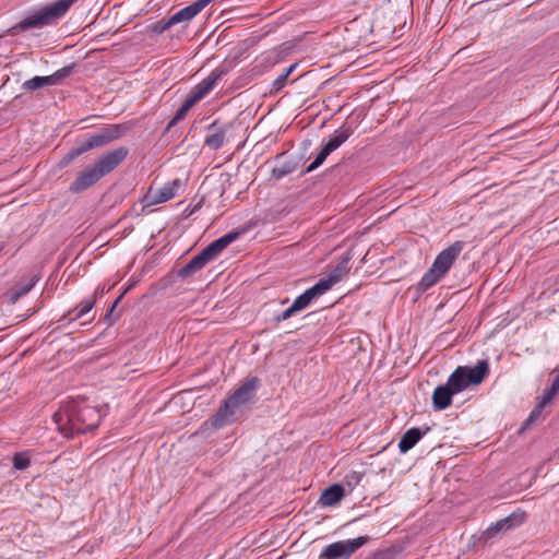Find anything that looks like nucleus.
Segmentation results:
<instances>
[{"instance_id": "nucleus-1", "label": "nucleus", "mask_w": 559, "mask_h": 559, "mask_svg": "<svg viewBox=\"0 0 559 559\" xmlns=\"http://www.w3.org/2000/svg\"><path fill=\"white\" fill-rule=\"evenodd\" d=\"M100 418V409L81 396L63 403L53 414L59 431L67 438L93 431L98 427Z\"/></svg>"}, {"instance_id": "nucleus-2", "label": "nucleus", "mask_w": 559, "mask_h": 559, "mask_svg": "<svg viewBox=\"0 0 559 559\" xmlns=\"http://www.w3.org/2000/svg\"><path fill=\"white\" fill-rule=\"evenodd\" d=\"M78 1L79 0H58L53 3L35 9L19 23L8 28L7 34L16 36L28 29L52 25L63 17L71 5Z\"/></svg>"}, {"instance_id": "nucleus-3", "label": "nucleus", "mask_w": 559, "mask_h": 559, "mask_svg": "<svg viewBox=\"0 0 559 559\" xmlns=\"http://www.w3.org/2000/svg\"><path fill=\"white\" fill-rule=\"evenodd\" d=\"M129 128L126 124H109L88 135L78 146L71 148L60 160V167H66L80 155L95 148L104 147L120 139Z\"/></svg>"}, {"instance_id": "nucleus-4", "label": "nucleus", "mask_w": 559, "mask_h": 559, "mask_svg": "<svg viewBox=\"0 0 559 559\" xmlns=\"http://www.w3.org/2000/svg\"><path fill=\"white\" fill-rule=\"evenodd\" d=\"M260 380L252 377L245 381L224 403L213 416V426L219 428L227 423L234 421L237 408L251 401L258 389Z\"/></svg>"}, {"instance_id": "nucleus-5", "label": "nucleus", "mask_w": 559, "mask_h": 559, "mask_svg": "<svg viewBox=\"0 0 559 559\" xmlns=\"http://www.w3.org/2000/svg\"><path fill=\"white\" fill-rule=\"evenodd\" d=\"M465 247V242L457 240L442 250L435 259L431 267L421 277L418 288L426 292L436 285L451 269Z\"/></svg>"}, {"instance_id": "nucleus-6", "label": "nucleus", "mask_w": 559, "mask_h": 559, "mask_svg": "<svg viewBox=\"0 0 559 559\" xmlns=\"http://www.w3.org/2000/svg\"><path fill=\"white\" fill-rule=\"evenodd\" d=\"M369 539V536H359L355 539L332 543L323 548L318 559H349Z\"/></svg>"}, {"instance_id": "nucleus-7", "label": "nucleus", "mask_w": 559, "mask_h": 559, "mask_svg": "<svg viewBox=\"0 0 559 559\" xmlns=\"http://www.w3.org/2000/svg\"><path fill=\"white\" fill-rule=\"evenodd\" d=\"M129 148L126 146L117 147L103 154L96 162L95 166L104 176L114 171L128 156Z\"/></svg>"}, {"instance_id": "nucleus-8", "label": "nucleus", "mask_w": 559, "mask_h": 559, "mask_svg": "<svg viewBox=\"0 0 559 559\" xmlns=\"http://www.w3.org/2000/svg\"><path fill=\"white\" fill-rule=\"evenodd\" d=\"M103 178V175L97 169L95 164L87 166L76 178L70 183L69 190L72 193H81L88 188L93 187Z\"/></svg>"}, {"instance_id": "nucleus-9", "label": "nucleus", "mask_w": 559, "mask_h": 559, "mask_svg": "<svg viewBox=\"0 0 559 559\" xmlns=\"http://www.w3.org/2000/svg\"><path fill=\"white\" fill-rule=\"evenodd\" d=\"M459 370L462 372L464 382L467 388L469 385L480 384L489 374L490 368L487 359L478 360L474 367L459 366Z\"/></svg>"}, {"instance_id": "nucleus-10", "label": "nucleus", "mask_w": 559, "mask_h": 559, "mask_svg": "<svg viewBox=\"0 0 559 559\" xmlns=\"http://www.w3.org/2000/svg\"><path fill=\"white\" fill-rule=\"evenodd\" d=\"M459 370L462 372L464 382L467 388L469 385L480 384L489 374L490 368L487 359L478 360L474 367L459 366Z\"/></svg>"}, {"instance_id": "nucleus-11", "label": "nucleus", "mask_w": 559, "mask_h": 559, "mask_svg": "<svg viewBox=\"0 0 559 559\" xmlns=\"http://www.w3.org/2000/svg\"><path fill=\"white\" fill-rule=\"evenodd\" d=\"M526 514L524 511L513 512L510 515L506 516L497 521L495 524L490 525L485 532L484 535L486 538L493 537L497 533L502 531H509L513 527L520 526L524 523Z\"/></svg>"}, {"instance_id": "nucleus-12", "label": "nucleus", "mask_w": 559, "mask_h": 559, "mask_svg": "<svg viewBox=\"0 0 559 559\" xmlns=\"http://www.w3.org/2000/svg\"><path fill=\"white\" fill-rule=\"evenodd\" d=\"M231 128V123H218L217 120L213 121L209 126V130L212 131L205 136L204 145L213 151L219 150L226 140L227 131Z\"/></svg>"}, {"instance_id": "nucleus-13", "label": "nucleus", "mask_w": 559, "mask_h": 559, "mask_svg": "<svg viewBox=\"0 0 559 559\" xmlns=\"http://www.w3.org/2000/svg\"><path fill=\"white\" fill-rule=\"evenodd\" d=\"M240 236V231L233 230L222 236L221 238L212 241L201 252L205 255L209 262L213 261L225 248L234 242Z\"/></svg>"}, {"instance_id": "nucleus-14", "label": "nucleus", "mask_w": 559, "mask_h": 559, "mask_svg": "<svg viewBox=\"0 0 559 559\" xmlns=\"http://www.w3.org/2000/svg\"><path fill=\"white\" fill-rule=\"evenodd\" d=\"M224 74L223 70L215 69L213 70L209 76L202 80L198 85L193 87L190 96L195 103H199L203 99L215 86L216 82Z\"/></svg>"}, {"instance_id": "nucleus-15", "label": "nucleus", "mask_w": 559, "mask_h": 559, "mask_svg": "<svg viewBox=\"0 0 559 559\" xmlns=\"http://www.w3.org/2000/svg\"><path fill=\"white\" fill-rule=\"evenodd\" d=\"M180 185H181L180 180L175 179L174 181L165 185L163 188H160L155 193H152L151 191H148V193L144 197V201L148 205H154V204L166 202L176 195V191L178 190Z\"/></svg>"}, {"instance_id": "nucleus-16", "label": "nucleus", "mask_w": 559, "mask_h": 559, "mask_svg": "<svg viewBox=\"0 0 559 559\" xmlns=\"http://www.w3.org/2000/svg\"><path fill=\"white\" fill-rule=\"evenodd\" d=\"M212 1L213 0H197L193 3L185 7L170 16L173 24L176 25L178 23L192 20Z\"/></svg>"}, {"instance_id": "nucleus-17", "label": "nucleus", "mask_w": 559, "mask_h": 559, "mask_svg": "<svg viewBox=\"0 0 559 559\" xmlns=\"http://www.w3.org/2000/svg\"><path fill=\"white\" fill-rule=\"evenodd\" d=\"M455 393L449 384L438 385L432 393V405L436 411L448 408L452 404V397Z\"/></svg>"}, {"instance_id": "nucleus-18", "label": "nucleus", "mask_w": 559, "mask_h": 559, "mask_svg": "<svg viewBox=\"0 0 559 559\" xmlns=\"http://www.w3.org/2000/svg\"><path fill=\"white\" fill-rule=\"evenodd\" d=\"M334 284L331 282V280L325 276L323 278H320L312 287L306 289L301 295V299L306 302L307 306L311 304V301L330 290Z\"/></svg>"}, {"instance_id": "nucleus-19", "label": "nucleus", "mask_w": 559, "mask_h": 559, "mask_svg": "<svg viewBox=\"0 0 559 559\" xmlns=\"http://www.w3.org/2000/svg\"><path fill=\"white\" fill-rule=\"evenodd\" d=\"M96 298H97V292H95L92 297L82 300L73 309H70L67 313H64L62 316V318L59 321L69 320V322H70V321H73V320H76V319H80V318L84 317L95 306Z\"/></svg>"}, {"instance_id": "nucleus-20", "label": "nucleus", "mask_w": 559, "mask_h": 559, "mask_svg": "<svg viewBox=\"0 0 559 559\" xmlns=\"http://www.w3.org/2000/svg\"><path fill=\"white\" fill-rule=\"evenodd\" d=\"M354 133V127L350 123H343L334 133L330 136L329 141L324 144L331 152L338 148L348 138Z\"/></svg>"}, {"instance_id": "nucleus-21", "label": "nucleus", "mask_w": 559, "mask_h": 559, "mask_svg": "<svg viewBox=\"0 0 559 559\" xmlns=\"http://www.w3.org/2000/svg\"><path fill=\"white\" fill-rule=\"evenodd\" d=\"M344 495V487L340 484H333L322 491L319 503L323 507H332L340 502Z\"/></svg>"}, {"instance_id": "nucleus-22", "label": "nucleus", "mask_w": 559, "mask_h": 559, "mask_svg": "<svg viewBox=\"0 0 559 559\" xmlns=\"http://www.w3.org/2000/svg\"><path fill=\"white\" fill-rule=\"evenodd\" d=\"M207 263L210 262L206 260L205 255L202 252H200L199 254L193 257L186 265L180 267L177 271V275L178 277L187 278L194 274L195 272L203 269Z\"/></svg>"}, {"instance_id": "nucleus-23", "label": "nucleus", "mask_w": 559, "mask_h": 559, "mask_svg": "<svg viewBox=\"0 0 559 559\" xmlns=\"http://www.w3.org/2000/svg\"><path fill=\"white\" fill-rule=\"evenodd\" d=\"M424 433L419 428L408 429L400 439L399 449L402 453L408 452L421 439Z\"/></svg>"}, {"instance_id": "nucleus-24", "label": "nucleus", "mask_w": 559, "mask_h": 559, "mask_svg": "<svg viewBox=\"0 0 559 559\" xmlns=\"http://www.w3.org/2000/svg\"><path fill=\"white\" fill-rule=\"evenodd\" d=\"M39 277L33 275L29 278H23L15 287L11 290L10 300L16 302L22 296L26 295L38 282Z\"/></svg>"}, {"instance_id": "nucleus-25", "label": "nucleus", "mask_w": 559, "mask_h": 559, "mask_svg": "<svg viewBox=\"0 0 559 559\" xmlns=\"http://www.w3.org/2000/svg\"><path fill=\"white\" fill-rule=\"evenodd\" d=\"M307 307L308 306L306 305V302L301 299L300 296H298L287 309H285L283 312L278 313V314L274 316L273 322L275 324H280L281 322L286 321L289 318L294 317L296 313L305 310Z\"/></svg>"}, {"instance_id": "nucleus-26", "label": "nucleus", "mask_w": 559, "mask_h": 559, "mask_svg": "<svg viewBox=\"0 0 559 559\" xmlns=\"http://www.w3.org/2000/svg\"><path fill=\"white\" fill-rule=\"evenodd\" d=\"M350 260V257H345L342 259L341 262L337 263L333 267V270L329 273L328 277L331 280V282L335 285L338 283L344 276H346L349 272L348 262Z\"/></svg>"}, {"instance_id": "nucleus-27", "label": "nucleus", "mask_w": 559, "mask_h": 559, "mask_svg": "<svg viewBox=\"0 0 559 559\" xmlns=\"http://www.w3.org/2000/svg\"><path fill=\"white\" fill-rule=\"evenodd\" d=\"M298 163L294 159L280 162L273 169L272 176L276 179H282L283 177L294 173L297 169Z\"/></svg>"}, {"instance_id": "nucleus-28", "label": "nucleus", "mask_w": 559, "mask_h": 559, "mask_svg": "<svg viewBox=\"0 0 559 559\" xmlns=\"http://www.w3.org/2000/svg\"><path fill=\"white\" fill-rule=\"evenodd\" d=\"M197 103L188 96L180 108L177 110L173 119L168 122L166 130H170L175 127L180 120H182L188 111L195 105Z\"/></svg>"}, {"instance_id": "nucleus-29", "label": "nucleus", "mask_w": 559, "mask_h": 559, "mask_svg": "<svg viewBox=\"0 0 559 559\" xmlns=\"http://www.w3.org/2000/svg\"><path fill=\"white\" fill-rule=\"evenodd\" d=\"M462 372L456 368L449 377L448 384L449 388L453 390L455 394L461 393L462 391L467 389L466 382L463 380Z\"/></svg>"}, {"instance_id": "nucleus-30", "label": "nucleus", "mask_w": 559, "mask_h": 559, "mask_svg": "<svg viewBox=\"0 0 559 559\" xmlns=\"http://www.w3.org/2000/svg\"><path fill=\"white\" fill-rule=\"evenodd\" d=\"M331 153L332 152L325 145H323L314 160L304 170V174H309L321 166Z\"/></svg>"}, {"instance_id": "nucleus-31", "label": "nucleus", "mask_w": 559, "mask_h": 559, "mask_svg": "<svg viewBox=\"0 0 559 559\" xmlns=\"http://www.w3.org/2000/svg\"><path fill=\"white\" fill-rule=\"evenodd\" d=\"M173 26H174V24L171 22L170 16H169L167 19H162V20H159V21L148 25L147 29L152 34H162V33H164L165 31L169 29Z\"/></svg>"}, {"instance_id": "nucleus-32", "label": "nucleus", "mask_w": 559, "mask_h": 559, "mask_svg": "<svg viewBox=\"0 0 559 559\" xmlns=\"http://www.w3.org/2000/svg\"><path fill=\"white\" fill-rule=\"evenodd\" d=\"M544 408L545 406L537 403L534 409L531 412L530 416L524 421L522 430L528 429L534 423H536L542 417Z\"/></svg>"}, {"instance_id": "nucleus-33", "label": "nucleus", "mask_w": 559, "mask_h": 559, "mask_svg": "<svg viewBox=\"0 0 559 559\" xmlns=\"http://www.w3.org/2000/svg\"><path fill=\"white\" fill-rule=\"evenodd\" d=\"M121 299H122V295H119L118 298L114 301V304L109 308V310L107 311V313L105 314L104 321L108 325L114 324L119 319L120 312H116L115 310Z\"/></svg>"}, {"instance_id": "nucleus-34", "label": "nucleus", "mask_w": 559, "mask_h": 559, "mask_svg": "<svg viewBox=\"0 0 559 559\" xmlns=\"http://www.w3.org/2000/svg\"><path fill=\"white\" fill-rule=\"evenodd\" d=\"M31 464L29 456L25 452L16 453L13 456V466L19 471L26 469Z\"/></svg>"}, {"instance_id": "nucleus-35", "label": "nucleus", "mask_w": 559, "mask_h": 559, "mask_svg": "<svg viewBox=\"0 0 559 559\" xmlns=\"http://www.w3.org/2000/svg\"><path fill=\"white\" fill-rule=\"evenodd\" d=\"M295 68V64L290 66L284 73H282L281 75H278L275 81L273 82V91L274 92H278L280 90H282L286 82H287V79L289 76V74L292 73V71L294 70Z\"/></svg>"}, {"instance_id": "nucleus-36", "label": "nucleus", "mask_w": 559, "mask_h": 559, "mask_svg": "<svg viewBox=\"0 0 559 559\" xmlns=\"http://www.w3.org/2000/svg\"><path fill=\"white\" fill-rule=\"evenodd\" d=\"M43 87L44 85L40 76H34L22 84V88L28 92L37 91Z\"/></svg>"}, {"instance_id": "nucleus-37", "label": "nucleus", "mask_w": 559, "mask_h": 559, "mask_svg": "<svg viewBox=\"0 0 559 559\" xmlns=\"http://www.w3.org/2000/svg\"><path fill=\"white\" fill-rule=\"evenodd\" d=\"M73 68H74L73 64L67 66V67L59 69L55 73H52L53 76L56 78V82L58 83V85H60L64 81V79H67L69 75L72 74Z\"/></svg>"}, {"instance_id": "nucleus-38", "label": "nucleus", "mask_w": 559, "mask_h": 559, "mask_svg": "<svg viewBox=\"0 0 559 559\" xmlns=\"http://www.w3.org/2000/svg\"><path fill=\"white\" fill-rule=\"evenodd\" d=\"M396 556V551L394 549L388 548L383 550H378L373 552L371 556L366 559H394Z\"/></svg>"}, {"instance_id": "nucleus-39", "label": "nucleus", "mask_w": 559, "mask_h": 559, "mask_svg": "<svg viewBox=\"0 0 559 559\" xmlns=\"http://www.w3.org/2000/svg\"><path fill=\"white\" fill-rule=\"evenodd\" d=\"M556 394H557V392H556V391H552V389H551V388H549V389H547V390L544 392V394H543V396L540 397V400H539V402H538V403H539V404H542L543 406H546V405H547V403H549V402L554 399V396H555Z\"/></svg>"}, {"instance_id": "nucleus-40", "label": "nucleus", "mask_w": 559, "mask_h": 559, "mask_svg": "<svg viewBox=\"0 0 559 559\" xmlns=\"http://www.w3.org/2000/svg\"><path fill=\"white\" fill-rule=\"evenodd\" d=\"M345 480H346V484L349 486L357 485L360 480V476L358 473L352 472L350 474L345 476Z\"/></svg>"}, {"instance_id": "nucleus-41", "label": "nucleus", "mask_w": 559, "mask_h": 559, "mask_svg": "<svg viewBox=\"0 0 559 559\" xmlns=\"http://www.w3.org/2000/svg\"><path fill=\"white\" fill-rule=\"evenodd\" d=\"M40 79H41V82H43L44 87H45V86L58 85V83L56 82V78L53 76V74H51V75H46V76H40Z\"/></svg>"}, {"instance_id": "nucleus-42", "label": "nucleus", "mask_w": 559, "mask_h": 559, "mask_svg": "<svg viewBox=\"0 0 559 559\" xmlns=\"http://www.w3.org/2000/svg\"><path fill=\"white\" fill-rule=\"evenodd\" d=\"M550 388L552 391H556L557 393L559 392V374H556Z\"/></svg>"}, {"instance_id": "nucleus-43", "label": "nucleus", "mask_w": 559, "mask_h": 559, "mask_svg": "<svg viewBox=\"0 0 559 559\" xmlns=\"http://www.w3.org/2000/svg\"><path fill=\"white\" fill-rule=\"evenodd\" d=\"M132 287H133V284H129V286H128V287H127V288H126V289H124L120 295H122V297H123V296H124V294H126L129 289H131Z\"/></svg>"}, {"instance_id": "nucleus-44", "label": "nucleus", "mask_w": 559, "mask_h": 559, "mask_svg": "<svg viewBox=\"0 0 559 559\" xmlns=\"http://www.w3.org/2000/svg\"><path fill=\"white\" fill-rule=\"evenodd\" d=\"M288 301V298H285L284 300L281 301L282 305L286 304Z\"/></svg>"}]
</instances>
